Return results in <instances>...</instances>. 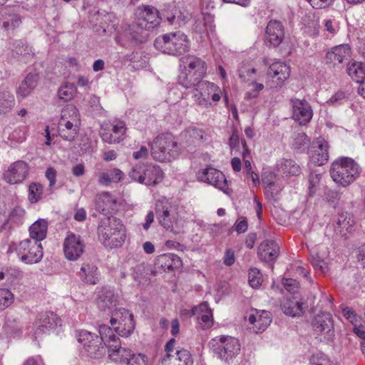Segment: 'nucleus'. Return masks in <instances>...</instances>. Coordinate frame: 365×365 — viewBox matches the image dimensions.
<instances>
[{
	"instance_id": "obj_1",
	"label": "nucleus",
	"mask_w": 365,
	"mask_h": 365,
	"mask_svg": "<svg viewBox=\"0 0 365 365\" xmlns=\"http://www.w3.org/2000/svg\"><path fill=\"white\" fill-rule=\"evenodd\" d=\"M97 233L101 243L110 249L120 247L126 237L123 224L112 215L104 216L100 220Z\"/></svg>"
},
{
	"instance_id": "obj_2",
	"label": "nucleus",
	"mask_w": 365,
	"mask_h": 365,
	"mask_svg": "<svg viewBox=\"0 0 365 365\" xmlns=\"http://www.w3.org/2000/svg\"><path fill=\"white\" fill-rule=\"evenodd\" d=\"M329 172L335 182L343 187H347L359 178L361 170L354 160L348 157H341L332 163Z\"/></svg>"
},
{
	"instance_id": "obj_3",
	"label": "nucleus",
	"mask_w": 365,
	"mask_h": 365,
	"mask_svg": "<svg viewBox=\"0 0 365 365\" xmlns=\"http://www.w3.org/2000/svg\"><path fill=\"white\" fill-rule=\"evenodd\" d=\"M154 46L164 53L178 56L188 51L189 41L184 33L178 31L158 36L154 41Z\"/></svg>"
},
{
	"instance_id": "obj_4",
	"label": "nucleus",
	"mask_w": 365,
	"mask_h": 365,
	"mask_svg": "<svg viewBox=\"0 0 365 365\" xmlns=\"http://www.w3.org/2000/svg\"><path fill=\"white\" fill-rule=\"evenodd\" d=\"M151 155L160 162H170L179 154L178 143L171 134H161L149 143Z\"/></svg>"
},
{
	"instance_id": "obj_5",
	"label": "nucleus",
	"mask_w": 365,
	"mask_h": 365,
	"mask_svg": "<svg viewBox=\"0 0 365 365\" xmlns=\"http://www.w3.org/2000/svg\"><path fill=\"white\" fill-rule=\"evenodd\" d=\"M129 177L147 186H154L163 180V172L158 165L138 163L133 166Z\"/></svg>"
},
{
	"instance_id": "obj_6",
	"label": "nucleus",
	"mask_w": 365,
	"mask_h": 365,
	"mask_svg": "<svg viewBox=\"0 0 365 365\" xmlns=\"http://www.w3.org/2000/svg\"><path fill=\"white\" fill-rule=\"evenodd\" d=\"M78 110L73 105L67 106L61 112V118L58 123V134L66 140L73 141L78 132L74 122L78 120Z\"/></svg>"
},
{
	"instance_id": "obj_7",
	"label": "nucleus",
	"mask_w": 365,
	"mask_h": 365,
	"mask_svg": "<svg viewBox=\"0 0 365 365\" xmlns=\"http://www.w3.org/2000/svg\"><path fill=\"white\" fill-rule=\"evenodd\" d=\"M77 339L91 358L99 359L106 354L107 348L103 344L102 338L98 337V334L81 330L78 332Z\"/></svg>"
},
{
	"instance_id": "obj_8",
	"label": "nucleus",
	"mask_w": 365,
	"mask_h": 365,
	"mask_svg": "<svg viewBox=\"0 0 365 365\" xmlns=\"http://www.w3.org/2000/svg\"><path fill=\"white\" fill-rule=\"evenodd\" d=\"M135 21L140 27L150 31L160 25L162 16L155 7L151 5H142L136 9Z\"/></svg>"
},
{
	"instance_id": "obj_9",
	"label": "nucleus",
	"mask_w": 365,
	"mask_h": 365,
	"mask_svg": "<svg viewBox=\"0 0 365 365\" xmlns=\"http://www.w3.org/2000/svg\"><path fill=\"white\" fill-rule=\"evenodd\" d=\"M60 318L54 312H40L34 322V337L36 339L42 334H49L60 324Z\"/></svg>"
},
{
	"instance_id": "obj_10",
	"label": "nucleus",
	"mask_w": 365,
	"mask_h": 365,
	"mask_svg": "<svg viewBox=\"0 0 365 365\" xmlns=\"http://www.w3.org/2000/svg\"><path fill=\"white\" fill-rule=\"evenodd\" d=\"M171 205L168 202L158 201L155 204V213L159 223L167 230L175 235L183 232V230L175 222L170 213Z\"/></svg>"
},
{
	"instance_id": "obj_11",
	"label": "nucleus",
	"mask_w": 365,
	"mask_h": 365,
	"mask_svg": "<svg viewBox=\"0 0 365 365\" xmlns=\"http://www.w3.org/2000/svg\"><path fill=\"white\" fill-rule=\"evenodd\" d=\"M197 178L200 181L212 185L222 190L225 193H229L230 189L228 188L227 181L225 175L213 168H207L199 170L197 173Z\"/></svg>"
},
{
	"instance_id": "obj_12",
	"label": "nucleus",
	"mask_w": 365,
	"mask_h": 365,
	"mask_svg": "<svg viewBox=\"0 0 365 365\" xmlns=\"http://www.w3.org/2000/svg\"><path fill=\"white\" fill-rule=\"evenodd\" d=\"M312 327L317 334H325L327 339L334 336V319L329 312H322L317 314L312 321Z\"/></svg>"
},
{
	"instance_id": "obj_13",
	"label": "nucleus",
	"mask_w": 365,
	"mask_h": 365,
	"mask_svg": "<svg viewBox=\"0 0 365 365\" xmlns=\"http://www.w3.org/2000/svg\"><path fill=\"white\" fill-rule=\"evenodd\" d=\"M84 247L81 237L69 232L63 243L65 257L69 260H77L83 254Z\"/></svg>"
},
{
	"instance_id": "obj_14",
	"label": "nucleus",
	"mask_w": 365,
	"mask_h": 365,
	"mask_svg": "<svg viewBox=\"0 0 365 365\" xmlns=\"http://www.w3.org/2000/svg\"><path fill=\"white\" fill-rule=\"evenodd\" d=\"M284 38V26L279 21L270 20L265 30L264 41L269 46L277 47Z\"/></svg>"
},
{
	"instance_id": "obj_15",
	"label": "nucleus",
	"mask_w": 365,
	"mask_h": 365,
	"mask_svg": "<svg viewBox=\"0 0 365 365\" xmlns=\"http://www.w3.org/2000/svg\"><path fill=\"white\" fill-rule=\"evenodd\" d=\"M292 106V117L299 125H305L312 118V110L309 104L305 100L297 98L291 99Z\"/></svg>"
},
{
	"instance_id": "obj_16",
	"label": "nucleus",
	"mask_w": 365,
	"mask_h": 365,
	"mask_svg": "<svg viewBox=\"0 0 365 365\" xmlns=\"http://www.w3.org/2000/svg\"><path fill=\"white\" fill-rule=\"evenodd\" d=\"M96 24L93 30L100 36L111 33L115 29V16L113 13L98 11L94 16Z\"/></svg>"
},
{
	"instance_id": "obj_17",
	"label": "nucleus",
	"mask_w": 365,
	"mask_h": 365,
	"mask_svg": "<svg viewBox=\"0 0 365 365\" xmlns=\"http://www.w3.org/2000/svg\"><path fill=\"white\" fill-rule=\"evenodd\" d=\"M351 48L348 44H341L333 47L325 55L324 60L327 64L336 66L349 61L351 57Z\"/></svg>"
},
{
	"instance_id": "obj_18",
	"label": "nucleus",
	"mask_w": 365,
	"mask_h": 365,
	"mask_svg": "<svg viewBox=\"0 0 365 365\" xmlns=\"http://www.w3.org/2000/svg\"><path fill=\"white\" fill-rule=\"evenodd\" d=\"M218 341L220 345L218 347L219 356L227 361L237 355L240 351V345L236 338L232 336H221Z\"/></svg>"
},
{
	"instance_id": "obj_19",
	"label": "nucleus",
	"mask_w": 365,
	"mask_h": 365,
	"mask_svg": "<svg viewBox=\"0 0 365 365\" xmlns=\"http://www.w3.org/2000/svg\"><path fill=\"white\" fill-rule=\"evenodd\" d=\"M354 225L355 220L354 216L348 212H341L339 214L334 225V232L337 236L346 240L348 235L354 231Z\"/></svg>"
},
{
	"instance_id": "obj_20",
	"label": "nucleus",
	"mask_w": 365,
	"mask_h": 365,
	"mask_svg": "<svg viewBox=\"0 0 365 365\" xmlns=\"http://www.w3.org/2000/svg\"><path fill=\"white\" fill-rule=\"evenodd\" d=\"M279 255V246L274 240H264L258 247L257 255L265 262H273Z\"/></svg>"
},
{
	"instance_id": "obj_21",
	"label": "nucleus",
	"mask_w": 365,
	"mask_h": 365,
	"mask_svg": "<svg viewBox=\"0 0 365 365\" xmlns=\"http://www.w3.org/2000/svg\"><path fill=\"white\" fill-rule=\"evenodd\" d=\"M252 312L248 315V321L253 325V331L255 333L264 331L272 322V314L265 310H254Z\"/></svg>"
},
{
	"instance_id": "obj_22",
	"label": "nucleus",
	"mask_w": 365,
	"mask_h": 365,
	"mask_svg": "<svg viewBox=\"0 0 365 365\" xmlns=\"http://www.w3.org/2000/svg\"><path fill=\"white\" fill-rule=\"evenodd\" d=\"M148 30L140 27L138 25V22L135 20V22L128 26L121 35L123 38L133 43H143L147 41L148 37Z\"/></svg>"
},
{
	"instance_id": "obj_23",
	"label": "nucleus",
	"mask_w": 365,
	"mask_h": 365,
	"mask_svg": "<svg viewBox=\"0 0 365 365\" xmlns=\"http://www.w3.org/2000/svg\"><path fill=\"white\" fill-rule=\"evenodd\" d=\"M267 75L278 86H281L290 75L289 66L282 62H274L269 66Z\"/></svg>"
},
{
	"instance_id": "obj_24",
	"label": "nucleus",
	"mask_w": 365,
	"mask_h": 365,
	"mask_svg": "<svg viewBox=\"0 0 365 365\" xmlns=\"http://www.w3.org/2000/svg\"><path fill=\"white\" fill-rule=\"evenodd\" d=\"M43 257L42 247L38 240H24V262L36 263Z\"/></svg>"
},
{
	"instance_id": "obj_25",
	"label": "nucleus",
	"mask_w": 365,
	"mask_h": 365,
	"mask_svg": "<svg viewBox=\"0 0 365 365\" xmlns=\"http://www.w3.org/2000/svg\"><path fill=\"white\" fill-rule=\"evenodd\" d=\"M163 365H193V359L190 351L185 349H176L174 354L166 355Z\"/></svg>"
},
{
	"instance_id": "obj_26",
	"label": "nucleus",
	"mask_w": 365,
	"mask_h": 365,
	"mask_svg": "<svg viewBox=\"0 0 365 365\" xmlns=\"http://www.w3.org/2000/svg\"><path fill=\"white\" fill-rule=\"evenodd\" d=\"M313 147L315 148L312 155V161L317 165H322L329 160V145L323 138H318L313 142Z\"/></svg>"
},
{
	"instance_id": "obj_27",
	"label": "nucleus",
	"mask_w": 365,
	"mask_h": 365,
	"mask_svg": "<svg viewBox=\"0 0 365 365\" xmlns=\"http://www.w3.org/2000/svg\"><path fill=\"white\" fill-rule=\"evenodd\" d=\"M107 349L109 353V358L112 361L119 364H126L132 354L130 349L121 346L120 341H114V344H108Z\"/></svg>"
},
{
	"instance_id": "obj_28",
	"label": "nucleus",
	"mask_w": 365,
	"mask_h": 365,
	"mask_svg": "<svg viewBox=\"0 0 365 365\" xmlns=\"http://www.w3.org/2000/svg\"><path fill=\"white\" fill-rule=\"evenodd\" d=\"M116 301V296L113 290L103 288L98 293L96 304L99 309L106 312L114 307Z\"/></svg>"
},
{
	"instance_id": "obj_29",
	"label": "nucleus",
	"mask_w": 365,
	"mask_h": 365,
	"mask_svg": "<svg viewBox=\"0 0 365 365\" xmlns=\"http://www.w3.org/2000/svg\"><path fill=\"white\" fill-rule=\"evenodd\" d=\"M184 63L185 64L184 69L193 73L194 76L203 78L206 73V64L198 57L193 56H187L185 58Z\"/></svg>"
},
{
	"instance_id": "obj_30",
	"label": "nucleus",
	"mask_w": 365,
	"mask_h": 365,
	"mask_svg": "<svg viewBox=\"0 0 365 365\" xmlns=\"http://www.w3.org/2000/svg\"><path fill=\"white\" fill-rule=\"evenodd\" d=\"M80 279L86 284H96L99 282L98 267L91 263H83L78 272Z\"/></svg>"
},
{
	"instance_id": "obj_31",
	"label": "nucleus",
	"mask_w": 365,
	"mask_h": 365,
	"mask_svg": "<svg viewBox=\"0 0 365 365\" xmlns=\"http://www.w3.org/2000/svg\"><path fill=\"white\" fill-rule=\"evenodd\" d=\"M157 264L164 271H173L181 267L182 261L178 255L168 253L160 255L157 259Z\"/></svg>"
},
{
	"instance_id": "obj_32",
	"label": "nucleus",
	"mask_w": 365,
	"mask_h": 365,
	"mask_svg": "<svg viewBox=\"0 0 365 365\" xmlns=\"http://www.w3.org/2000/svg\"><path fill=\"white\" fill-rule=\"evenodd\" d=\"M48 230V222L44 219H38L29 227L30 236L32 240L41 242L46 237Z\"/></svg>"
},
{
	"instance_id": "obj_33",
	"label": "nucleus",
	"mask_w": 365,
	"mask_h": 365,
	"mask_svg": "<svg viewBox=\"0 0 365 365\" xmlns=\"http://www.w3.org/2000/svg\"><path fill=\"white\" fill-rule=\"evenodd\" d=\"M281 306L284 313L292 317L301 316L306 308L303 302L294 299H286Z\"/></svg>"
},
{
	"instance_id": "obj_34",
	"label": "nucleus",
	"mask_w": 365,
	"mask_h": 365,
	"mask_svg": "<svg viewBox=\"0 0 365 365\" xmlns=\"http://www.w3.org/2000/svg\"><path fill=\"white\" fill-rule=\"evenodd\" d=\"M199 312L197 314V319L203 329H208L213 324L212 310L209 308L207 302L201 303L199 307Z\"/></svg>"
},
{
	"instance_id": "obj_35",
	"label": "nucleus",
	"mask_w": 365,
	"mask_h": 365,
	"mask_svg": "<svg viewBox=\"0 0 365 365\" xmlns=\"http://www.w3.org/2000/svg\"><path fill=\"white\" fill-rule=\"evenodd\" d=\"M23 172V163L18 161L12 164L4 173V178L10 184L21 182Z\"/></svg>"
},
{
	"instance_id": "obj_36",
	"label": "nucleus",
	"mask_w": 365,
	"mask_h": 365,
	"mask_svg": "<svg viewBox=\"0 0 365 365\" xmlns=\"http://www.w3.org/2000/svg\"><path fill=\"white\" fill-rule=\"evenodd\" d=\"M279 172L286 176H297L300 173L299 166L291 159H282L277 164Z\"/></svg>"
},
{
	"instance_id": "obj_37",
	"label": "nucleus",
	"mask_w": 365,
	"mask_h": 365,
	"mask_svg": "<svg viewBox=\"0 0 365 365\" xmlns=\"http://www.w3.org/2000/svg\"><path fill=\"white\" fill-rule=\"evenodd\" d=\"M349 76L356 83H363L365 80V65L361 62H353L349 64L347 69Z\"/></svg>"
},
{
	"instance_id": "obj_38",
	"label": "nucleus",
	"mask_w": 365,
	"mask_h": 365,
	"mask_svg": "<svg viewBox=\"0 0 365 365\" xmlns=\"http://www.w3.org/2000/svg\"><path fill=\"white\" fill-rule=\"evenodd\" d=\"M123 177V173L120 170L113 168L101 173L98 178V182L101 185H108L111 182H118L122 180Z\"/></svg>"
},
{
	"instance_id": "obj_39",
	"label": "nucleus",
	"mask_w": 365,
	"mask_h": 365,
	"mask_svg": "<svg viewBox=\"0 0 365 365\" xmlns=\"http://www.w3.org/2000/svg\"><path fill=\"white\" fill-rule=\"evenodd\" d=\"M125 322L113 327L114 331L120 336L127 337L130 335L135 328L133 314L125 315Z\"/></svg>"
},
{
	"instance_id": "obj_40",
	"label": "nucleus",
	"mask_w": 365,
	"mask_h": 365,
	"mask_svg": "<svg viewBox=\"0 0 365 365\" xmlns=\"http://www.w3.org/2000/svg\"><path fill=\"white\" fill-rule=\"evenodd\" d=\"M202 78L183 69L178 76V83L186 88H195Z\"/></svg>"
},
{
	"instance_id": "obj_41",
	"label": "nucleus",
	"mask_w": 365,
	"mask_h": 365,
	"mask_svg": "<svg viewBox=\"0 0 365 365\" xmlns=\"http://www.w3.org/2000/svg\"><path fill=\"white\" fill-rule=\"evenodd\" d=\"M160 16L162 20L165 19L170 25L173 26H180L184 21L181 11L177 9L172 11H163Z\"/></svg>"
},
{
	"instance_id": "obj_42",
	"label": "nucleus",
	"mask_w": 365,
	"mask_h": 365,
	"mask_svg": "<svg viewBox=\"0 0 365 365\" xmlns=\"http://www.w3.org/2000/svg\"><path fill=\"white\" fill-rule=\"evenodd\" d=\"M98 332L100 334V336H98V337L102 338L103 344L106 346L107 349L108 344H114V341H120L119 338H118L114 334L113 329L106 324H101L99 326Z\"/></svg>"
},
{
	"instance_id": "obj_43",
	"label": "nucleus",
	"mask_w": 365,
	"mask_h": 365,
	"mask_svg": "<svg viewBox=\"0 0 365 365\" xmlns=\"http://www.w3.org/2000/svg\"><path fill=\"white\" fill-rule=\"evenodd\" d=\"M197 93L202 96L210 98V96L212 92H215L219 90V87L213 83L208 81H201L197 86L195 88Z\"/></svg>"
},
{
	"instance_id": "obj_44",
	"label": "nucleus",
	"mask_w": 365,
	"mask_h": 365,
	"mask_svg": "<svg viewBox=\"0 0 365 365\" xmlns=\"http://www.w3.org/2000/svg\"><path fill=\"white\" fill-rule=\"evenodd\" d=\"M311 264L316 272L325 274L328 271V266L324 258L319 255L318 252L312 250L310 252Z\"/></svg>"
},
{
	"instance_id": "obj_45",
	"label": "nucleus",
	"mask_w": 365,
	"mask_h": 365,
	"mask_svg": "<svg viewBox=\"0 0 365 365\" xmlns=\"http://www.w3.org/2000/svg\"><path fill=\"white\" fill-rule=\"evenodd\" d=\"M76 88L72 83H66L62 86L58 91V96L63 101H69L73 98Z\"/></svg>"
},
{
	"instance_id": "obj_46",
	"label": "nucleus",
	"mask_w": 365,
	"mask_h": 365,
	"mask_svg": "<svg viewBox=\"0 0 365 365\" xmlns=\"http://www.w3.org/2000/svg\"><path fill=\"white\" fill-rule=\"evenodd\" d=\"M14 98L9 93H0V113H6L14 106Z\"/></svg>"
},
{
	"instance_id": "obj_47",
	"label": "nucleus",
	"mask_w": 365,
	"mask_h": 365,
	"mask_svg": "<svg viewBox=\"0 0 365 365\" xmlns=\"http://www.w3.org/2000/svg\"><path fill=\"white\" fill-rule=\"evenodd\" d=\"M248 281L250 285L255 288H259L262 282V274L257 268L250 269L248 273Z\"/></svg>"
},
{
	"instance_id": "obj_48",
	"label": "nucleus",
	"mask_w": 365,
	"mask_h": 365,
	"mask_svg": "<svg viewBox=\"0 0 365 365\" xmlns=\"http://www.w3.org/2000/svg\"><path fill=\"white\" fill-rule=\"evenodd\" d=\"M42 194L43 187L40 184L34 182L29 186L28 198L31 203L38 202Z\"/></svg>"
},
{
	"instance_id": "obj_49",
	"label": "nucleus",
	"mask_w": 365,
	"mask_h": 365,
	"mask_svg": "<svg viewBox=\"0 0 365 365\" xmlns=\"http://www.w3.org/2000/svg\"><path fill=\"white\" fill-rule=\"evenodd\" d=\"M39 79V76L37 72H31L29 74H27L26 77L24 78V84H26L29 89L28 91H26V88H24V96L26 94H29L33 89H34L38 83Z\"/></svg>"
},
{
	"instance_id": "obj_50",
	"label": "nucleus",
	"mask_w": 365,
	"mask_h": 365,
	"mask_svg": "<svg viewBox=\"0 0 365 365\" xmlns=\"http://www.w3.org/2000/svg\"><path fill=\"white\" fill-rule=\"evenodd\" d=\"M310 364L311 365H336L322 352L312 354L310 358Z\"/></svg>"
},
{
	"instance_id": "obj_51",
	"label": "nucleus",
	"mask_w": 365,
	"mask_h": 365,
	"mask_svg": "<svg viewBox=\"0 0 365 365\" xmlns=\"http://www.w3.org/2000/svg\"><path fill=\"white\" fill-rule=\"evenodd\" d=\"M15 275L8 268L0 270V286H9L14 283Z\"/></svg>"
},
{
	"instance_id": "obj_52",
	"label": "nucleus",
	"mask_w": 365,
	"mask_h": 365,
	"mask_svg": "<svg viewBox=\"0 0 365 365\" xmlns=\"http://www.w3.org/2000/svg\"><path fill=\"white\" fill-rule=\"evenodd\" d=\"M13 302V294L7 289H0V310L8 307Z\"/></svg>"
},
{
	"instance_id": "obj_53",
	"label": "nucleus",
	"mask_w": 365,
	"mask_h": 365,
	"mask_svg": "<svg viewBox=\"0 0 365 365\" xmlns=\"http://www.w3.org/2000/svg\"><path fill=\"white\" fill-rule=\"evenodd\" d=\"M130 314L129 312L124 309H119L118 310H115V312L112 314V317L110 319V324L113 327H114L116 324H122L125 322V315Z\"/></svg>"
},
{
	"instance_id": "obj_54",
	"label": "nucleus",
	"mask_w": 365,
	"mask_h": 365,
	"mask_svg": "<svg viewBox=\"0 0 365 365\" xmlns=\"http://www.w3.org/2000/svg\"><path fill=\"white\" fill-rule=\"evenodd\" d=\"M110 202V195L108 192H104L96 200V209L99 212H104L108 209L107 205Z\"/></svg>"
},
{
	"instance_id": "obj_55",
	"label": "nucleus",
	"mask_w": 365,
	"mask_h": 365,
	"mask_svg": "<svg viewBox=\"0 0 365 365\" xmlns=\"http://www.w3.org/2000/svg\"><path fill=\"white\" fill-rule=\"evenodd\" d=\"M127 365H147V356L138 354H131V356L130 359H128V361L126 363Z\"/></svg>"
},
{
	"instance_id": "obj_56",
	"label": "nucleus",
	"mask_w": 365,
	"mask_h": 365,
	"mask_svg": "<svg viewBox=\"0 0 365 365\" xmlns=\"http://www.w3.org/2000/svg\"><path fill=\"white\" fill-rule=\"evenodd\" d=\"M282 284L287 292L293 294L297 292L299 287V282L293 279H283Z\"/></svg>"
},
{
	"instance_id": "obj_57",
	"label": "nucleus",
	"mask_w": 365,
	"mask_h": 365,
	"mask_svg": "<svg viewBox=\"0 0 365 365\" xmlns=\"http://www.w3.org/2000/svg\"><path fill=\"white\" fill-rule=\"evenodd\" d=\"M112 130L115 135H118L117 137H119L120 140V136H123L126 131V126L125 122L118 121L115 125H113Z\"/></svg>"
},
{
	"instance_id": "obj_58",
	"label": "nucleus",
	"mask_w": 365,
	"mask_h": 365,
	"mask_svg": "<svg viewBox=\"0 0 365 365\" xmlns=\"http://www.w3.org/2000/svg\"><path fill=\"white\" fill-rule=\"evenodd\" d=\"M235 262V255L232 250H226L223 258V262L227 266H232Z\"/></svg>"
},
{
	"instance_id": "obj_59",
	"label": "nucleus",
	"mask_w": 365,
	"mask_h": 365,
	"mask_svg": "<svg viewBox=\"0 0 365 365\" xmlns=\"http://www.w3.org/2000/svg\"><path fill=\"white\" fill-rule=\"evenodd\" d=\"M275 175L272 172H267L262 175V183L267 187H272L274 185Z\"/></svg>"
},
{
	"instance_id": "obj_60",
	"label": "nucleus",
	"mask_w": 365,
	"mask_h": 365,
	"mask_svg": "<svg viewBox=\"0 0 365 365\" xmlns=\"http://www.w3.org/2000/svg\"><path fill=\"white\" fill-rule=\"evenodd\" d=\"M149 150L145 146H141L140 150L133 153V157L135 160L145 159L148 158Z\"/></svg>"
},
{
	"instance_id": "obj_61",
	"label": "nucleus",
	"mask_w": 365,
	"mask_h": 365,
	"mask_svg": "<svg viewBox=\"0 0 365 365\" xmlns=\"http://www.w3.org/2000/svg\"><path fill=\"white\" fill-rule=\"evenodd\" d=\"M346 99V95L344 92L336 93L329 101L331 105L341 104Z\"/></svg>"
},
{
	"instance_id": "obj_62",
	"label": "nucleus",
	"mask_w": 365,
	"mask_h": 365,
	"mask_svg": "<svg viewBox=\"0 0 365 365\" xmlns=\"http://www.w3.org/2000/svg\"><path fill=\"white\" fill-rule=\"evenodd\" d=\"M344 317L348 319L351 323L354 324L356 321V314L352 309L345 307L342 309Z\"/></svg>"
},
{
	"instance_id": "obj_63",
	"label": "nucleus",
	"mask_w": 365,
	"mask_h": 365,
	"mask_svg": "<svg viewBox=\"0 0 365 365\" xmlns=\"http://www.w3.org/2000/svg\"><path fill=\"white\" fill-rule=\"evenodd\" d=\"M46 177L49 180V185L53 186L56 183V171L53 168H48L46 171Z\"/></svg>"
},
{
	"instance_id": "obj_64",
	"label": "nucleus",
	"mask_w": 365,
	"mask_h": 365,
	"mask_svg": "<svg viewBox=\"0 0 365 365\" xmlns=\"http://www.w3.org/2000/svg\"><path fill=\"white\" fill-rule=\"evenodd\" d=\"M340 196H341V195L339 192L335 191V190H327L324 193L325 199L327 201L332 202L336 200H339L340 198Z\"/></svg>"
}]
</instances>
